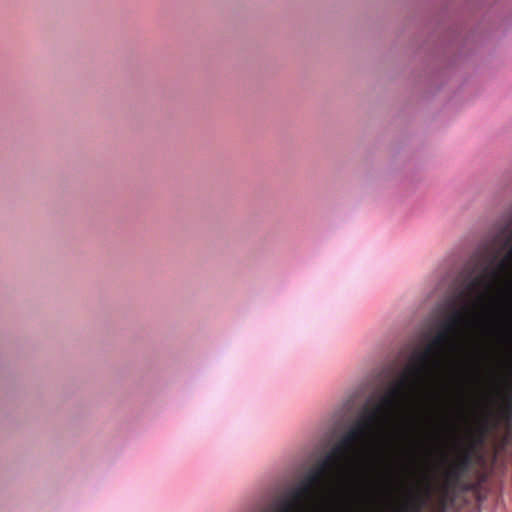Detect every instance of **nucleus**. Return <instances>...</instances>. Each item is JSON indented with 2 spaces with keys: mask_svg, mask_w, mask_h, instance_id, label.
I'll return each mask as SVG.
<instances>
[{
  "mask_svg": "<svg viewBox=\"0 0 512 512\" xmlns=\"http://www.w3.org/2000/svg\"><path fill=\"white\" fill-rule=\"evenodd\" d=\"M460 299L463 305L441 324L440 331L424 351L409 363L397 382L374 407H364L357 421L345 433L362 449L384 430L396 412L424 386L441 366L448 349L455 347L456 338L472 326L475 313L480 307L472 300Z\"/></svg>",
  "mask_w": 512,
  "mask_h": 512,
  "instance_id": "obj_1",
  "label": "nucleus"
},
{
  "mask_svg": "<svg viewBox=\"0 0 512 512\" xmlns=\"http://www.w3.org/2000/svg\"><path fill=\"white\" fill-rule=\"evenodd\" d=\"M343 474L326 458L321 460L302 480L301 485L317 500Z\"/></svg>",
  "mask_w": 512,
  "mask_h": 512,
  "instance_id": "obj_2",
  "label": "nucleus"
},
{
  "mask_svg": "<svg viewBox=\"0 0 512 512\" xmlns=\"http://www.w3.org/2000/svg\"><path fill=\"white\" fill-rule=\"evenodd\" d=\"M361 450L362 448L355 441L344 434L325 458L344 474L352 466Z\"/></svg>",
  "mask_w": 512,
  "mask_h": 512,
  "instance_id": "obj_3",
  "label": "nucleus"
},
{
  "mask_svg": "<svg viewBox=\"0 0 512 512\" xmlns=\"http://www.w3.org/2000/svg\"><path fill=\"white\" fill-rule=\"evenodd\" d=\"M361 450L362 448L355 441L344 434L325 458L344 474L352 466Z\"/></svg>",
  "mask_w": 512,
  "mask_h": 512,
  "instance_id": "obj_4",
  "label": "nucleus"
},
{
  "mask_svg": "<svg viewBox=\"0 0 512 512\" xmlns=\"http://www.w3.org/2000/svg\"><path fill=\"white\" fill-rule=\"evenodd\" d=\"M315 500V497L300 484L276 512H305L309 509V502Z\"/></svg>",
  "mask_w": 512,
  "mask_h": 512,
  "instance_id": "obj_5",
  "label": "nucleus"
},
{
  "mask_svg": "<svg viewBox=\"0 0 512 512\" xmlns=\"http://www.w3.org/2000/svg\"><path fill=\"white\" fill-rule=\"evenodd\" d=\"M473 456L471 451H460L459 457L446 472L445 487L457 484L461 478L467 473L472 465Z\"/></svg>",
  "mask_w": 512,
  "mask_h": 512,
  "instance_id": "obj_6",
  "label": "nucleus"
},
{
  "mask_svg": "<svg viewBox=\"0 0 512 512\" xmlns=\"http://www.w3.org/2000/svg\"><path fill=\"white\" fill-rule=\"evenodd\" d=\"M430 496V487H427L425 494L414 495L408 502H406L401 512H422V508L426 503L427 498Z\"/></svg>",
  "mask_w": 512,
  "mask_h": 512,
  "instance_id": "obj_7",
  "label": "nucleus"
}]
</instances>
